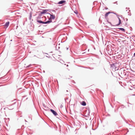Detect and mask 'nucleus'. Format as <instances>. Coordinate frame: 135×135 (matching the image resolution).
<instances>
[{
  "mask_svg": "<svg viewBox=\"0 0 135 135\" xmlns=\"http://www.w3.org/2000/svg\"><path fill=\"white\" fill-rule=\"evenodd\" d=\"M90 110L89 108L88 109H85L84 110V116L85 117H88L89 115Z\"/></svg>",
  "mask_w": 135,
  "mask_h": 135,
  "instance_id": "obj_1",
  "label": "nucleus"
},
{
  "mask_svg": "<svg viewBox=\"0 0 135 135\" xmlns=\"http://www.w3.org/2000/svg\"><path fill=\"white\" fill-rule=\"evenodd\" d=\"M127 73V72L126 70L121 69L119 72V75L120 74H121L122 76H123L126 75Z\"/></svg>",
  "mask_w": 135,
  "mask_h": 135,
  "instance_id": "obj_2",
  "label": "nucleus"
},
{
  "mask_svg": "<svg viewBox=\"0 0 135 135\" xmlns=\"http://www.w3.org/2000/svg\"><path fill=\"white\" fill-rule=\"evenodd\" d=\"M38 20H45V21H46V17L44 16L42 17V15H40V14H39L38 16L36 18Z\"/></svg>",
  "mask_w": 135,
  "mask_h": 135,
  "instance_id": "obj_3",
  "label": "nucleus"
},
{
  "mask_svg": "<svg viewBox=\"0 0 135 135\" xmlns=\"http://www.w3.org/2000/svg\"><path fill=\"white\" fill-rule=\"evenodd\" d=\"M16 103V102H15L11 105H7L8 106L7 108H8V109L9 110L13 109L14 108V107L13 106V105L15 104Z\"/></svg>",
  "mask_w": 135,
  "mask_h": 135,
  "instance_id": "obj_4",
  "label": "nucleus"
},
{
  "mask_svg": "<svg viewBox=\"0 0 135 135\" xmlns=\"http://www.w3.org/2000/svg\"><path fill=\"white\" fill-rule=\"evenodd\" d=\"M50 110L55 116H56L58 115L57 112L56 111H55V110L52 109H50Z\"/></svg>",
  "mask_w": 135,
  "mask_h": 135,
  "instance_id": "obj_5",
  "label": "nucleus"
},
{
  "mask_svg": "<svg viewBox=\"0 0 135 135\" xmlns=\"http://www.w3.org/2000/svg\"><path fill=\"white\" fill-rule=\"evenodd\" d=\"M49 11L48 9H45L42 10V11H39L40 12V15H42L47 13L46 12Z\"/></svg>",
  "mask_w": 135,
  "mask_h": 135,
  "instance_id": "obj_6",
  "label": "nucleus"
},
{
  "mask_svg": "<svg viewBox=\"0 0 135 135\" xmlns=\"http://www.w3.org/2000/svg\"><path fill=\"white\" fill-rule=\"evenodd\" d=\"M50 15V19L51 20H54L55 18V15H53L52 13V14H51L50 13H48Z\"/></svg>",
  "mask_w": 135,
  "mask_h": 135,
  "instance_id": "obj_7",
  "label": "nucleus"
},
{
  "mask_svg": "<svg viewBox=\"0 0 135 135\" xmlns=\"http://www.w3.org/2000/svg\"><path fill=\"white\" fill-rule=\"evenodd\" d=\"M42 105L44 108H44V109L46 111H49L50 109L48 107L46 106L45 104L43 103Z\"/></svg>",
  "mask_w": 135,
  "mask_h": 135,
  "instance_id": "obj_8",
  "label": "nucleus"
},
{
  "mask_svg": "<svg viewBox=\"0 0 135 135\" xmlns=\"http://www.w3.org/2000/svg\"><path fill=\"white\" fill-rule=\"evenodd\" d=\"M36 21L37 22L40 24H45V22L42 21L41 20H38V19H36Z\"/></svg>",
  "mask_w": 135,
  "mask_h": 135,
  "instance_id": "obj_9",
  "label": "nucleus"
},
{
  "mask_svg": "<svg viewBox=\"0 0 135 135\" xmlns=\"http://www.w3.org/2000/svg\"><path fill=\"white\" fill-rule=\"evenodd\" d=\"M112 29H115V30L117 31H118L116 29H118L122 31H123L124 32H125V30L124 28H112Z\"/></svg>",
  "mask_w": 135,
  "mask_h": 135,
  "instance_id": "obj_10",
  "label": "nucleus"
},
{
  "mask_svg": "<svg viewBox=\"0 0 135 135\" xmlns=\"http://www.w3.org/2000/svg\"><path fill=\"white\" fill-rule=\"evenodd\" d=\"M4 106V102H1L0 103V110H1L2 108V107Z\"/></svg>",
  "mask_w": 135,
  "mask_h": 135,
  "instance_id": "obj_11",
  "label": "nucleus"
},
{
  "mask_svg": "<svg viewBox=\"0 0 135 135\" xmlns=\"http://www.w3.org/2000/svg\"><path fill=\"white\" fill-rule=\"evenodd\" d=\"M52 22V20H51L50 19H49V20L46 21L45 22H44V24H49L50 23H51Z\"/></svg>",
  "mask_w": 135,
  "mask_h": 135,
  "instance_id": "obj_12",
  "label": "nucleus"
},
{
  "mask_svg": "<svg viewBox=\"0 0 135 135\" xmlns=\"http://www.w3.org/2000/svg\"><path fill=\"white\" fill-rule=\"evenodd\" d=\"M118 19L119 20V22L118 24H116V25H115V26H118L121 23V20L119 18V17H118Z\"/></svg>",
  "mask_w": 135,
  "mask_h": 135,
  "instance_id": "obj_13",
  "label": "nucleus"
},
{
  "mask_svg": "<svg viewBox=\"0 0 135 135\" xmlns=\"http://www.w3.org/2000/svg\"><path fill=\"white\" fill-rule=\"evenodd\" d=\"M113 13V12H110V11H109L108 12H106L105 15V18L106 17H107L109 14L110 13Z\"/></svg>",
  "mask_w": 135,
  "mask_h": 135,
  "instance_id": "obj_14",
  "label": "nucleus"
},
{
  "mask_svg": "<svg viewBox=\"0 0 135 135\" xmlns=\"http://www.w3.org/2000/svg\"><path fill=\"white\" fill-rule=\"evenodd\" d=\"M66 1L65 0H62L60 1H59L58 4H62L64 3Z\"/></svg>",
  "mask_w": 135,
  "mask_h": 135,
  "instance_id": "obj_15",
  "label": "nucleus"
},
{
  "mask_svg": "<svg viewBox=\"0 0 135 135\" xmlns=\"http://www.w3.org/2000/svg\"><path fill=\"white\" fill-rule=\"evenodd\" d=\"M116 64L113 63L112 64H110V68H114V67H115L116 65H116Z\"/></svg>",
  "mask_w": 135,
  "mask_h": 135,
  "instance_id": "obj_16",
  "label": "nucleus"
},
{
  "mask_svg": "<svg viewBox=\"0 0 135 135\" xmlns=\"http://www.w3.org/2000/svg\"><path fill=\"white\" fill-rule=\"evenodd\" d=\"M81 104L83 106H85L86 105V102L84 101H83L81 103Z\"/></svg>",
  "mask_w": 135,
  "mask_h": 135,
  "instance_id": "obj_17",
  "label": "nucleus"
},
{
  "mask_svg": "<svg viewBox=\"0 0 135 135\" xmlns=\"http://www.w3.org/2000/svg\"><path fill=\"white\" fill-rule=\"evenodd\" d=\"M9 21H8L6 23L5 25L7 27H8L9 26Z\"/></svg>",
  "mask_w": 135,
  "mask_h": 135,
  "instance_id": "obj_18",
  "label": "nucleus"
},
{
  "mask_svg": "<svg viewBox=\"0 0 135 135\" xmlns=\"http://www.w3.org/2000/svg\"><path fill=\"white\" fill-rule=\"evenodd\" d=\"M111 47V46L110 45H108L106 47V50L108 51L109 50V47Z\"/></svg>",
  "mask_w": 135,
  "mask_h": 135,
  "instance_id": "obj_19",
  "label": "nucleus"
},
{
  "mask_svg": "<svg viewBox=\"0 0 135 135\" xmlns=\"http://www.w3.org/2000/svg\"><path fill=\"white\" fill-rule=\"evenodd\" d=\"M32 15V12H31L30 13V16H29V19L30 20H31Z\"/></svg>",
  "mask_w": 135,
  "mask_h": 135,
  "instance_id": "obj_20",
  "label": "nucleus"
},
{
  "mask_svg": "<svg viewBox=\"0 0 135 135\" xmlns=\"http://www.w3.org/2000/svg\"><path fill=\"white\" fill-rule=\"evenodd\" d=\"M131 46H134V47H135V43H134V42H133V43L132 44Z\"/></svg>",
  "mask_w": 135,
  "mask_h": 135,
  "instance_id": "obj_21",
  "label": "nucleus"
},
{
  "mask_svg": "<svg viewBox=\"0 0 135 135\" xmlns=\"http://www.w3.org/2000/svg\"><path fill=\"white\" fill-rule=\"evenodd\" d=\"M74 13L76 15L78 14V12L77 11H74Z\"/></svg>",
  "mask_w": 135,
  "mask_h": 135,
  "instance_id": "obj_22",
  "label": "nucleus"
},
{
  "mask_svg": "<svg viewBox=\"0 0 135 135\" xmlns=\"http://www.w3.org/2000/svg\"><path fill=\"white\" fill-rule=\"evenodd\" d=\"M113 13L115 15H116L117 16V17H119V16H118L117 13Z\"/></svg>",
  "mask_w": 135,
  "mask_h": 135,
  "instance_id": "obj_23",
  "label": "nucleus"
},
{
  "mask_svg": "<svg viewBox=\"0 0 135 135\" xmlns=\"http://www.w3.org/2000/svg\"><path fill=\"white\" fill-rule=\"evenodd\" d=\"M51 11H52V12H55V13L56 12V11L55 10H53V9H51Z\"/></svg>",
  "mask_w": 135,
  "mask_h": 135,
  "instance_id": "obj_24",
  "label": "nucleus"
},
{
  "mask_svg": "<svg viewBox=\"0 0 135 135\" xmlns=\"http://www.w3.org/2000/svg\"><path fill=\"white\" fill-rule=\"evenodd\" d=\"M31 65H28V66H27L26 68H29V67H31Z\"/></svg>",
  "mask_w": 135,
  "mask_h": 135,
  "instance_id": "obj_25",
  "label": "nucleus"
},
{
  "mask_svg": "<svg viewBox=\"0 0 135 135\" xmlns=\"http://www.w3.org/2000/svg\"><path fill=\"white\" fill-rule=\"evenodd\" d=\"M120 17H121V18L122 19H124V17H122V15H121V16H120Z\"/></svg>",
  "mask_w": 135,
  "mask_h": 135,
  "instance_id": "obj_26",
  "label": "nucleus"
},
{
  "mask_svg": "<svg viewBox=\"0 0 135 135\" xmlns=\"http://www.w3.org/2000/svg\"><path fill=\"white\" fill-rule=\"evenodd\" d=\"M127 132L125 134H124V135H126L127 134V132H129V130H128V129H127Z\"/></svg>",
  "mask_w": 135,
  "mask_h": 135,
  "instance_id": "obj_27",
  "label": "nucleus"
},
{
  "mask_svg": "<svg viewBox=\"0 0 135 135\" xmlns=\"http://www.w3.org/2000/svg\"><path fill=\"white\" fill-rule=\"evenodd\" d=\"M63 107V106L62 105V104H61L60 105V108H62V107Z\"/></svg>",
  "mask_w": 135,
  "mask_h": 135,
  "instance_id": "obj_28",
  "label": "nucleus"
},
{
  "mask_svg": "<svg viewBox=\"0 0 135 135\" xmlns=\"http://www.w3.org/2000/svg\"><path fill=\"white\" fill-rule=\"evenodd\" d=\"M125 25L127 26V23H125Z\"/></svg>",
  "mask_w": 135,
  "mask_h": 135,
  "instance_id": "obj_29",
  "label": "nucleus"
},
{
  "mask_svg": "<svg viewBox=\"0 0 135 135\" xmlns=\"http://www.w3.org/2000/svg\"><path fill=\"white\" fill-rule=\"evenodd\" d=\"M72 82L73 83H75V81L74 80H72Z\"/></svg>",
  "mask_w": 135,
  "mask_h": 135,
  "instance_id": "obj_30",
  "label": "nucleus"
},
{
  "mask_svg": "<svg viewBox=\"0 0 135 135\" xmlns=\"http://www.w3.org/2000/svg\"><path fill=\"white\" fill-rule=\"evenodd\" d=\"M121 107H122V108H123H123H124V105H122L121 106Z\"/></svg>",
  "mask_w": 135,
  "mask_h": 135,
  "instance_id": "obj_31",
  "label": "nucleus"
},
{
  "mask_svg": "<svg viewBox=\"0 0 135 135\" xmlns=\"http://www.w3.org/2000/svg\"><path fill=\"white\" fill-rule=\"evenodd\" d=\"M110 25H111V26H115V25H113L112 24V23H111V24H110Z\"/></svg>",
  "mask_w": 135,
  "mask_h": 135,
  "instance_id": "obj_32",
  "label": "nucleus"
},
{
  "mask_svg": "<svg viewBox=\"0 0 135 135\" xmlns=\"http://www.w3.org/2000/svg\"><path fill=\"white\" fill-rule=\"evenodd\" d=\"M126 21H127L128 20V19L127 18H126Z\"/></svg>",
  "mask_w": 135,
  "mask_h": 135,
  "instance_id": "obj_33",
  "label": "nucleus"
},
{
  "mask_svg": "<svg viewBox=\"0 0 135 135\" xmlns=\"http://www.w3.org/2000/svg\"><path fill=\"white\" fill-rule=\"evenodd\" d=\"M46 57H48V58H50V56H46Z\"/></svg>",
  "mask_w": 135,
  "mask_h": 135,
  "instance_id": "obj_34",
  "label": "nucleus"
},
{
  "mask_svg": "<svg viewBox=\"0 0 135 135\" xmlns=\"http://www.w3.org/2000/svg\"><path fill=\"white\" fill-rule=\"evenodd\" d=\"M126 9H129V8H127V7H126Z\"/></svg>",
  "mask_w": 135,
  "mask_h": 135,
  "instance_id": "obj_35",
  "label": "nucleus"
},
{
  "mask_svg": "<svg viewBox=\"0 0 135 135\" xmlns=\"http://www.w3.org/2000/svg\"><path fill=\"white\" fill-rule=\"evenodd\" d=\"M108 9V8H107V7H105V9Z\"/></svg>",
  "mask_w": 135,
  "mask_h": 135,
  "instance_id": "obj_36",
  "label": "nucleus"
},
{
  "mask_svg": "<svg viewBox=\"0 0 135 135\" xmlns=\"http://www.w3.org/2000/svg\"><path fill=\"white\" fill-rule=\"evenodd\" d=\"M131 13H130L129 14H128V15L130 16H131Z\"/></svg>",
  "mask_w": 135,
  "mask_h": 135,
  "instance_id": "obj_37",
  "label": "nucleus"
},
{
  "mask_svg": "<svg viewBox=\"0 0 135 135\" xmlns=\"http://www.w3.org/2000/svg\"><path fill=\"white\" fill-rule=\"evenodd\" d=\"M133 55H134V56L135 57V52L134 54Z\"/></svg>",
  "mask_w": 135,
  "mask_h": 135,
  "instance_id": "obj_38",
  "label": "nucleus"
},
{
  "mask_svg": "<svg viewBox=\"0 0 135 135\" xmlns=\"http://www.w3.org/2000/svg\"><path fill=\"white\" fill-rule=\"evenodd\" d=\"M131 31H132V28L131 27Z\"/></svg>",
  "mask_w": 135,
  "mask_h": 135,
  "instance_id": "obj_39",
  "label": "nucleus"
},
{
  "mask_svg": "<svg viewBox=\"0 0 135 135\" xmlns=\"http://www.w3.org/2000/svg\"><path fill=\"white\" fill-rule=\"evenodd\" d=\"M68 49H69V47H67L66 48V50H68Z\"/></svg>",
  "mask_w": 135,
  "mask_h": 135,
  "instance_id": "obj_40",
  "label": "nucleus"
},
{
  "mask_svg": "<svg viewBox=\"0 0 135 135\" xmlns=\"http://www.w3.org/2000/svg\"><path fill=\"white\" fill-rule=\"evenodd\" d=\"M108 23H109L110 24H111V22H108Z\"/></svg>",
  "mask_w": 135,
  "mask_h": 135,
  "instance_id": "obj_41",
  "label": "nucleus"
},
{
  "mask_svg": "<svg viewBox=\"0 0 135 135\" xmlns=\"http://www.w3.org/2000/svg\"><path fill=\"white\" fill-rule=\"evenodd\" d=\"M40 32H41V31H39V33ZM41 32H42V31H41Z\"/></svg>",
  "mask_w": 135,
  "mask_h": 135,
  "instance_id": "obj_42",
  "label": "nucleus"
},
{
  "mask_svg": "<svg viewBox=\"0 0 135 135\" xmlns=\"http://www.w3.org/2000/svg\"><path fill=\"white\" fill-rule=\"evenodd\" d=\"M117 2H114V3H117Z\"/></svg>",
  "mask_w": 135,
  "mask_h": 135,
  "instance_id": "obj_43",
  "label": "nucleus"
},
{
  "mask_svg": "<svg viewBox=\"0 0 135 135\" xmlns=\"http://www.w3.org/2000/svg\"><path fill=\"white\" fill-rule=\"evenodd\" d=\"M104 71H106L105 70V69L104 68Z\"/></svg>",
  "mask_w": 135,
  "mask_h": 135,
  "instance_id": "obj_44",
  "label": "nucleus"
},
{
  "mask_svg": "<svg viewBox=\"0 0 135 135\" xmlns=\"http://www.w3.org/2000/svg\"><path fill=\"white\" fill-rule=\"evenodd\" d=\"M68 65H66V66L68 67Z\"/></svg>",
  "mask_w": 135,
  "mask_h": 135,
  "instance_id": "obj_45",
  "label": "nucleus"
},
{
  "mask_svg": "<svg viewBox=\"0 0 135 135\" xmlns=\"http://www.w3.org/2000/svg\"><path fill=\"white\" fill-rule=\"evenodd\" d=\"M45 54H47V55H48V54L47 53H45Z\"/></svg>",
  "mask_w": 135,
  "mask_h": 135,
  "instance_id": "obj_46",
  "label": "nucleus"
},
{
  "mask_svg": "<svg viewBox=\"0 0 135 135\" xmlns=\"http://www.w3.org/2000/svg\"><path fill=\"white\" fill-rule=\"evenodd\" d=\"M58 49H59L60 48V47H58Z\"/></svg>",
  "mask_w": 135,
  "mask_h": 135,
  "instance_id": "obj_47",
  "label": "nucleus"
},
{
  "mask_svg": "<svg viewBox=\"0 0 135 135\" xmlns=\"http://www.w3.org/2000/svg\"><path fill=\"white\" fill-rule=\"evenodd\" d=\"M56 50H57V47H56Z\"/></svg>",
  "mask_w": 135,
  "mask_h": 135,
  "instance_id": "obj_48",
  "label": "nucleus"
},
{
  "mask_svg": "<svg viewBox=\"0 0 135 135\" xmlns=\"http://www.w3.org/2000/svg\"><path fill=\"white\" fill-rule=\"evenodd\" d=\"M92 129H93V130H94V129H93V128H92Z\"/></svg>",
  "mask_w": 135,
  "mask_h": 135,
  "instance_id": "obj_49",
  "label": "nucleus"
},
{
  "mask_svg": "<svg viewBox=\"0 0 135 135\" xmlns=\"http://www.w3.org/2000/svg\"><path fill=\"white\" fill-rule=\"evenodd\" d=\"M26 96H23V97H25Z\"/></svg>",
  "mask_w": 135,
  "mask_h": 135,
  "instance_id": "obj_50",
  "label": "nucleus"
},
{
  "mask_svg": "<svg viewBox=\"0 0 135 135\" xmlns=\"http://www.w3.org/2000/svg\"><path fill=\"white\" fill-rule=\"evenodd\" d=\"M10 41H12V40H11Z\"/></svg>",
  "mask_w": 135,
  "mask_h": 135,
  "instance_id": "obj_51",
  "label": "nucleus"
},
{
  "mask_svg": "<svg viewBox=\"0 0 135 135\" xmlns=\"http://www.w3.org/2000/svg\"><path fill=\"white\" fill-rule=\"evenodd\" d=\"M25 122H27L26 120H25Z\"/></svg>",
  "mask_w": 135,
  "mask_h": 135,
  "instance_id": "obj_52",
  "label": "nucleus"
},
{
  "mask_svg": "<svg viewBox=\"0 0 135 135\" xmlns=\"http://www.w3.org/2000/svg\"><path fill=\"white\" fill-rule=\"evenodd\" d=\"M129 11L130 12V10H129Z\"/></svg>",
  "mask_w": 135,
  "mask_h": 135,
  "instance_id": "obj_53",
  "label": "nucleus"
},
{
  "mask_svg": "<svg viewBox=\"0 0 135 135\" xmlns=\"http://www.w3.org/2000/svg\"><path fill=\"white\" fill-rule=\"evenodd\" d=\"M34 56H35V55Z\"/></svg>",
  "mask_w": 135,
  "mask_h": 135,
  "instance_id": "obj_54",
  "label": "nucleus"
},
{
  "mask_svg": "<svg viewBox=\"0 0 135 135\" xmlns=\"http://www.w3.org/2000/svg\"><path fill=\"white\" fill-rule=\"evenodd\" d=\"M66 91H68L67 90H66Z\"/></svg>",
  "mask_w": 135,
  "mask_h": 135,
  "instance_id": "obj_55",
  "label": "nucleus"
},
{
  "mask_svg": "<svg viewBox=\"0 0 135 135\" xmlns=\"http://www.w3.org/2000/svg\"><path fill=\"white\" fill-rule=\"evenodd\" d=\"M42 37H43V36H42Z\"/></svg>",
  "mask_w": 135,
  "mask_h": 135,
  "instance_id": "obj_56",
  "label": "nucleus"
}]
</instances>
